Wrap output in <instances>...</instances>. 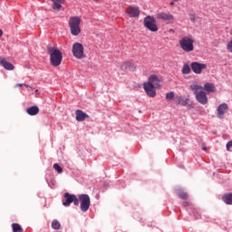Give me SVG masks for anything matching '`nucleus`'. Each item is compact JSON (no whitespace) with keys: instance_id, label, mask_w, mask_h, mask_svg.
Wrapping results in <instances>:
<instances>
[{"instance_id":"nucleus-19","label":"nucleus","mask_w":232,"mask_h":232,"mask_svg":"<svg viewBox=\"0 0 232 232\" xmlns=\"http://www.w3.org/2000/svg\"><path fill=\"white\" fill-rule=\"evenodd\" d=\"M175 101L177 104H179L180 106H188V102H189V98L176 96Z\"/></svg>"},{"instance_id":"nucleus-3","label":"nucleus","mask_w":232,"mask_h":232,"mask_svg":"<svg viewBox=\"0 0 232 232\" xmlns=\"http://www.w3.org/2000/svg\"><path fill=\"white\" fill-rule=\"evenodd\" d=\"M81 17L79 16H72L69 19V26L72 35L77 36L81 34Z\"/></svg>"},{"instance_id":"nucleus-32","label":"nucleus","mask_w":232,"mask_h":232,"mask_svg":"<svg viewBox=\"0 0 232 232\" xmlns=\"http://www.w3.org/2000/svg\"><path fill=\"white\" fill-rule=\"evenodd\" d=\"M188 15L192 23H197V14L195 13H189Z\"/></svg>"},{"instance_id":"nucleus-14","label":"nucleus","mask_w":232,"mask_h":232,"mask_svg":"<svg viewBox=\"0 0 232 232\" xmlns=\"http://www.w3.org/2000/svg\"><path fill=\"white\" fill-rule=\"evenodd\" d=\"M75 115V119L78 122H82L83 121H86V119H90V115H88L82 110H76Z\"/></svg>"},{"instance_id":"nucleus-39","label":"nucleus","mask_w":232,"mask_h":232,"mask_svg":"<svg viewBox=\"0 0 232 232\" xmlns=\"http://www.w3.org/2000/svg\"><path fill=\"white\" fill-rule=\"evenodd\" d=\"M24 86H25V88H30V85L28 84H24Z\"/></svg>"},{"instance_id":"nucleus-41","label":"nucleus","mask_w":232,"mask_h":232,"mask_svg":"<svg viewBox=\"0 0 232 232\" xmlns=\"http://www.w3.org/2000/svg\"><path fill=\"white\" fill-rule=\"evenodd\" d=\"M174 1H180V0H174Z\"/></svg>"},{"instance_id":"nucleus-23","label":"nucleus","mask_w":232,"mask_h":232,"mask_svg":"<svg viewBox=\"0 0 232 232\" xmlns=\"http://www.w3.org/2000/svg\"><path fill=\"white\" fill-rule=\"evenodd\" d=\"M53 3V10H60L63 8V5L64 0H51Z\"/></svg>"},{"instance_id":"nucleus-21","label":"nucleus","mask_w":232,"mask_h":232,"mask_svg":"<svg viewBox=\"0 0 232 232\" xmlns=\"http://www.w3.org/2000/svg\"><path fill=\"white\" fill-rule=\"evenodd\" d=\"M204 90L205 92H207V93H215V92H217V88L215 87V84L211 82L205 83Z\"/></svg>"},{"instance_id":"nucleus-35","label":"nucleus","mask_w":232,"mask_h":232,"mask_svg":"<svg viewBox=\"0 0 232 232\" xmlns=\"http://www.w3.org/2000/svg\"><path fill=\"white\" fill-rule=\"evenodd\" d=\"M188 206H189V202H188V201L183 202L184 208H188Z\"/></svg>"},{"instance_id":"nucleus-24","label":"nucleus","mask_w":232,"mask_h":232,"mask_svg":"<svg viewBox=\"0 0 232 232\" xmlns=\"http://www.w3.org/2000/svg\"><path fill=\"white\" fill-rule=\"evenodd\" d=\"M223 201L225 202V204L232 205V193L223 196Z\"/></svg>"},{"instance_id":"nucleus-30","label":"nucleus","mask_w":232,"mask_h":232,"mask_svg":"<svg viewBox=\"0 0 232 232\" xmlns=\"http://www.w3.org/2000/svg\"><path fill=\"white\" fill-rule=\"evenodd\" d=\"M174 98H175V92H168L166 94L167 101H173Z\"/></svg>"},{"instance_id":"nucleus-9","label":"nucleus","mask_w":232,"mask_h":232,"mask_svg":"<svg viewBox=\"0 0 232 232\" xmlns=\"http://www.w3.org/2000/svg\"><path fill=\"white\" fill-rule=\"evenodd\" d=\"M156 86L148 83L147 82L143 83V90L148 97H151L152 99L157 96V91L155 90Z\"/></svg>"},{"instance_id":"nucleus-12","label":"nucleus","mask_w":232,"mask_h":232,"mask_svg":"<svg viewBox=\"0 0 232 232\" xmlns=\"http://www.w3.org/2000/svg\"><path fill=\"white\" fill-rule=\"evenodd\" d=\"M195 97L196 101L199 102V104H208V94H206V91L198 93Z\"/></svg>"},{"instance_id":"nucleus-42","label":"nucleus","mask_w":232,"mask_h":232,"mask_svg":"<svg viewBox=\"0 0 232 232\" xmlns=\"http://www.w3.org/2000/svg\"><path fill=\"white\" fill-rule=\"evenodd\" d=\"M35 92H39L38 90H35Z\"/></svg>"},{"instance_id":"nucleus-36","label":"nucleus","mask_w":232,"mask_h":232,"mask_svg":"<svg viewBox=\"0 0 232 232\" xmlns=\"http://www.w3.org/2000/svg\"><path fill=\"white\" fill-rule=\"evenodd\" d=\"M202 150L203 151H208V147L204 143L202 144Z\"/></svg>"},{"instance_id":"nucleus-20","label":"nucleus","mask_w":232,"mask_h":232,"mask_svg":"<svg viewBox=\"0 0 232 232\" xmlns=\"http://www.w3.org/2000/svg\"><path fill=\"white\" fill-rule=\"evenodd\" d=\"M0 64L3 66L5 70H14V64L11 63L7 62L5 58H1L0 57Z\"/></svg>"},{"instance_id":"nucleus-37","label":"nucleus","mask_w":232,"mask_h":232,"mask_svg":"<svg viewBox=\"0 0 232 232\" xmlns=\"http://www.w3.org/2000/svg\"><path fill=\"white\" fill-rule=\"evenodd\" d=\"M0 37H3V30L0 29Z\"/></svg>"},{"instance_id":"nucleus-5","label":"nucleus","mask_w":232,"mask_h":232,"mask_svg":"<svg viewBox=\"0 0 232 232\" xmlns=\"http://www.w3.org/2000/svg\"><path fill=\"white\" fill-rule=\"evenodd\" d=\"M143 24L150 32H159V26H157V20L155 17L148 15L143 20Z\"/></svg>"},{"instance_id":"nucleus-2","label":"nucleus","mask_w":232,"mask_h":232,"mask_svg":"<svg viewBox=\"0 0 232 232\" xmlns=\"http://www.w3.org/2000/svg\"><path fill=\"white\" fill-rule=\"evenodd\" d=\"M195 40L191 38L190 36H183L179 40V47L183 52H186L187 53H189L195 50Z\"/></svg>"},{"instance_id":"nucleus-34","label":"nucleus","mask_w":232,"mask_h":232,"mask_svg":"<svg viewBox=\"0 0 232 232\" xmlns=\"http://www.w3.org/2000/svg\"><path fill=\"white\" fill-rule=\"evenodd\" d=\"M227 151H232V140L227 142Z\"/></svg>"},{"instance_id":"nucleus-26","label":"nucleus","mask_w":232,"mask_h":232,"mask_svg":"<svg viewBox=\"0 0 232 232\" xmlns=\"http://www.w3.org/2000/svg\"><path fill=\"white\" fill-rule=\"evenodd\" d=\"M13 232H23V227H21V225L17 223L12 224Z\"/></svg>"},{"instance_id":"nucleus-38","label":"nucleus","mask_w":232,"mask_h":232,"mask_svg":"<svg viewBox=\"0 0 232 232\" xmlns=\"http://www.w3.org/2000/svg\"><path fill=\"white\" fill-rule=\"evenodd\" d=\"M23 85H24L23 83L16 84V86H19V88H21Z\"/></svg>"},{"instance_id":"nucleus-10","label":"nucleus","mask_w":232,"mask_h":232,"mask_svg":"<svg viewBox=\"0 0 232 232\" xmlns=\"http://www.w3.org/2000/svg\"><path fill=\"white\" fill-rule=\"evenodd\" d=\"M125 14H127L129 17H139L140 15V9L139 6L130 5L126 8Z\"/></svg>"},{"instance_id":"nucleus-11","label":"nucleus","mask_w":232,"mask_h":232,"mask_svg":"<svg viewBox=\"0 0 232 232\" xmlns=\"http://www.w3.org/2000/svg\"><path fill=\"white\" fill-rule=\"evenodd\" d=\"M157 19H161V21H168L169 23H173L175 21V16L171 14L170 13H159L156 14Z\"/></svg>"},{"instance_id":"nucleus-13","label":"nucleus","mask_w":232,"mask_h":232,"mask_svg":"<svg viewBox=\"0 0 232 232\" xmlns=\"http://www.w3.org/2000/svg\"><path fill=\"white\" fill-rule=\"evenodd\" d=\"M227 110H228L227 103H221V104L218 107V109H217V111H218V119H223L225 113L227 112Z\"/></svg>"},{"instance_id":"nucleus-25","label":"nucleus","mask_w":232,"mask_h":232,"mask_svg":"<svg viewBox=\"0 0 232 232\" xmlns=\"http://www.w3.org/2000/svg\"><path fill=\"white\" fill-rule=\"evenodd\" d=\"M181 73H183V75H188V73H191V67H189L188 64H184L181 69Z\"/></svg>"},{"instance_id":"nucleus-28","label":"nucleus","mask_w":232,"mask_h":232,"mask_svg":"<svg viewBox=\"0 0 232 232\" xmlns=\"http://www.w3.org/2000/svg\"><path fill=\"white\" fill-rule=\"evenodd\" d=\"M178 197L179 198H181L182 200H188L189 196L184 191H179V192H178Z\"/></svg>"},{"instance_id":"nucleus-33","label":"nucleus","mask_w":232,"mask_h":232,"mask_svg":"<svg viewBox=\"0 0 232 232\" xmlns=\"http://www.w3.org/2000/svg\"><path fill=\"white\" fill-rule=\"evenodd\" d=\"M227 52H230L232 53V40H230L227 44Z\"/></svg>"},{"instance_id":"nucleus-4","label":"nucleus","mask_w":232,"mask_h":232,"mask_svg":"<svg viewBox=\"0 0 232 232\" xmlns=\"http://www.w3.org/2000/svg\"><path fill=\"white\" fill-rule=\"evenodd\" d=\"M78 200L80 202L81 211H82L83 213H86V211L90 209V206H92L90 196L88 194H81L78 197Z\"/></svg>"},{"instance_id":"nucleus-7","label":"nucleus","mask_w":232,"mask_h":232,"mask_svg":"<svg viewBox=\"0 0 232 232\" xmlns=\"http://www.w3.org/2000/svg\"><path fill=\"white\" fill-rule=\"evenodd\" d=\"M73 202L74 206H79V198H77V196L70 193L64 194V199H63V206L65 208L70 207V205Z\"/></svg>"},{"instance_id":"nucleus-6","label":"nucleus","mask_w":232,"mask_h":232,"mask_svg":"<svg viewBox=\"0 0 232 232\" xmlns=\"http://www.w3.org/2000/svg\"><path fill=\"white\" fill-rule=\"evenodd\" d=\"M72 52L73 57H75L76 59H84V57H86V55L84 54V45H82V44L81 43H74L72 44Z\"/></svg>"},{"instance_id":"nucleus-18","label":"nucleus","mask_w":232,"mask_h":232,"mask_svg":"<svg viewBox=\"0 0 232 232\" xmlns=\"http://www.w3.org/2000/svg\"><path fill=\"white\" fill-rule=\"evenodd\" d=\"M190 90L191 92H193L194 95H198V93L204 92V87L200 84H198V82H194L190 85Z\"/></svg>"},{"instance_id":"nucleus-31","label":"nucleus","mask_w":232,"mask_h":232,"mask_svg":"<svg viewBox=\"0 0 232 232\" xmlns=\"http://www.w3.org/2000/svg\"><path fill=\"white\" fill-rule=\"evenodd\" d=\"M53 168L55 171H57V173H63V168L61 167V165H59V163H54Z\"/></svg>"},{"instance_id":"nucleus-15","label":"nucleus","mask_w":232,"mask_h":232,"mask_svg":"<svg viewBox=\"0 0 232 232\" xmlns=\"http://www.w3.org/2000/svg\"><path fill=\"white\" fill-rule=\"evenodd\" d=\"M147 83L151 84L156 88H160V80L155 74H152L149 77Z\"/></svg>"},{"instance_id":"nucleus-29","label":"nucleus","mask_w":232,"mask_h":232,"mask_svg":"<svg viewBox=\"0 0 232 232\" xmlns=\"http://www.w3.org/2000/svg\"><path fill=\"white\" fill-rule=\"evenodd\" d=\"M53 229H61V223L57 219L53 220L52 222Z\"/></svg>"},{"instance_id":"nucleus-16","label":"nucleus","mask_w":232,"mask_h":232,"mask_svg":"<svg viewBox=\"0 0 232 232\" xmlns=\"http://www.w3.org/2000/svg\"><path fill=\"white\" fill-rule=\"evenodd\" d=\"M147 83L151 84L156 88H160V80L155 74H152L149 77Z\"/></svg>"},{"instance_id":"nucleus-17","label":"nucleus","mask_w":232,"mask_h":232,"mask_svg":"<svg viewBox=\"0 0 232 232\" xmlns=\"http://www.w3.org/2000/svg\"><path fill=\"white\" fill-rule=\"evenodd\" d=\"M190 90L191 92H193L194 95H198V93L204 92V87L200 84H198V82H194L190 85Z\"/></svg>"},{"instance_id":"nucleus-40","label":"nucleus","mask_w":232,"mask_h":232,"mask_svg":"<svg viewBox=\"0 0 232 232\" xmlns=\"http://www.w3.org/2000/svg\"><path fill=\"white\" fill-rule=\"evenodd\" d=\"M173 5H175V2L170 3V6H173Z\"/></svg>"},{"instance_id":"nucleus-1","label":"nucleus","mask_w":232,"mask_h":232,"mask_svg":"<svg viewBox=\"0 0 232 232\" xmlns=\"http://www.w3.org/2000/svg\"><path fill=\"white\" fill-rule=\"evenodd\" d=\"M47 53L50 55V63L52 66H61L63 63V53L55 46H48Z\"/></svg>"},{"instance_id":"nucleus-22","label":"nucleus","mask_w":232,"mask_h":232,"mask_svg":"<svg viewBox=\"0 0 232 232\" xmlns=\"http://www.w3.org/2000/svg\"><path fill=\"white\" fill-rule=\"evenodd\" d=\"M26 113H28V115H31V116L37 115V113H39V107L37 106L29 107L28 109H26Z\"/></svg>"},{"instance_id":"nucleus-27","label":"nucleus","mask_w":232,"mask_h":232,"mask_svg":"<svg viewBox=\"0 0 232 232\" xmlns=\"http://www.w3.org/2000/svg\"><path fill=\"white\" fill-rule=\"evenodd\" d=\"M125 66L130 70V72H135L136 70L135 64H133L131 62L125 63Z\"/></svg>"},{"instance_id":"nucleus-8","label":"nucleus","mask_w":232,"mask_h":232,"mask_svg":"<svg viewBox=\"0 0 232 232\" xmlns=\"http://www.w3.org/2000/svg\"><path fill=\"white\" fill-rule=\"evenodd\" d=\"M190 68L197 75H200V73H202V70H206V68H208V64L193 62L190 64Z\"/></svg>"}]
</instances>
